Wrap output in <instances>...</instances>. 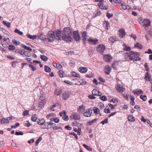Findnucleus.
Wrapping results in <instances>:
<instances>
[{
	"label": "nucleus",
	"instance_id": "f257e3e1",
	"mask_svg": "<svg viewBox=\"0 0 152 152\" xmlns=\"http://www.w3.org/2000/svg\"><path fill=\"white\" fill-rule=\"evenodd\" d=\"M140 54L137 52L132 51L124 53L123 55V59L125 61H139L140 58H139Z\"/></svg>",
	"mask_w": 152,
	"mask_h": 152
},
{
	"label": "nucleus",
	"instance_id": "f03ea898",
	"mask_svg": "<svg viewBox=\"0 0 152 152\" xmlns=\"http://www.w3.org/2000/svg\"><path fill=\"white\" fill-rule=\"evenodd\" d=\"M62 31L61 29H58L56 31V39L59 40L62 39L64 41L67 42H71L73 40L72 35H63L61 34Z\"/></svg>",
	"mask_w": 152,
	"mask_h": 152
},
{
	"label": "nucleus",
	"instance_id": "7ed1b4c3",
	"mask_svg": "<svg viewBox=\"0 0 152 152\" xmlns=\"http://www.w3.org/2000/svg\"><path fill=\"white\" fill-rule=\"evenodd\" d=\"M56 33H55H55L53 32L49 31L47 34V38H46V40H45V41L52 42L53 41L54 38L56 39Z\"/></svg>",
	"mask_w": 152,
	"mask_h": 152
},
{
	"label": "nucleus",
	"instance_id": "20e7f679",
	"mask_svg": "<svg viewBox=\"0 0 152 152\" xmlns=\"http://www.w3.org/2000/svg\"><path fill=\"white\" fill-rule=\"evenodd\" d=\"M61 34L63 35H72V31L69 27H65L64 28L62 33L61 32Z\"/></svg>",
	"mask_w": 152,
	"mask_h": 152
},
{
	"label": "nucleus",
	"instance_id": "39448f33",
	"mask_svg": "<svg viewBox=\"0 0 152 152\" xmlns=\"http://www.w3.org/2000/svg\"><path fill=\"white\" fill-rule=\"evenodd\" d=\"M70 119L71 120H77L80 118V115L78 113H73L71 115Z\"/></svg>",
	"mask_w": 152,
	"mask_h": 152
},
{
	"label": "nucleus",
	"instance_id": "423d86ee",
	"mask_svg": "<svg viewBox=\"0 0 152 152\" xmlns=\"http://www.w3.org/2000/svg\"><path fill=\"white\" fill-rule=\"evenodd\" d=\"M3 41H2L1 40V44L4 48H5L7 47V45L9 44L10 42V40L9 38H5L3 39Z\"/></svg>",
	"mask_w": 152,
	"mask_h": 152
},
{
	"label": "nucleus",
	"instance_id": "0eeeda50",
	"mask_svg": "<svg viewBox=\"0 0 152 152\" xmlns=\"http://www.w3.org/2000/svg\"><path fill=\"white\" fill-rule=\"evenodd\" d=\"M73 37L74 39L77 42L79 41L81 39L78 32L77 31H75L73 32Z\"/></svg>",
	"mask_w": 152,
	"mask_h": 152
},
{
	"label": "nucleus",
	"instance_id": "6e6552de",
	"mask_svg": "<svg viewBox=\"0 0 152 152\" xmlns=\"http://www.w3.org/2000/svg\"><path fill=\"white\" fill-rule=\"evenodd\" d=\"M151 25V21L148 19H145L142 23V26L145 28L148 27Z\"/></svg>",
	"mask_w": 152,
	"mask_h": 152
},
{
	"label": "nucleus",
	"instance_id": "1a4fd4ad",
	"mask_svg": "<svg viewBox=\"0 0 152 152\" xmlns=\"http://www.w3.org/2000/svg\"><path fill=\"white\" fill-rule=\"evenodd\" d=\"M15 52L16 53H20L22 55H24L27 57H29V53L26 50H24V51H23L21 50H16L15 51Z\"/></svg>",
	"mask_w": 152,
	"mask_h": 152
},
{
	"label": "nucleus",
	"instance_id": "9d476101",
	"mask_svg": "<svg viewBox=\"0 0 152 152\" xmlns=\"http://www.w3.org/2000/svg\"><path fill=\"white\" fill-rule=\"evenodd\" d=\"M96 50L100 53L103 52L105 49V47L102 45H100L96 48Z\"/></svg>",
	"mask_w": 152,
	"mask_h": 152
},
{
	"label": "nucleus",
	"instance_id": "9b49d317",
	"mask_svg": "<svg viewBox=\"0 0 152 152\" xmlns=\"http://www.w3.org/2000/svg\"><path fill=\"white\" fill-rule=\"evenodd\" d=\"M133 93L135 95L139 96V94H143V92L141 89L137 88V89L134 90L133 91Z\"/></svg>",
	"mask_w": 152,
	"mask_h": 152
},
{
	"label": "nucleus",
	"instance_id": "f8f14e48",
	"mask_svg": "<svg viewBox=\"0 0 152 152\" xmlns=\"http://www.w3.org/2000/svg\"><path fill=\"white\" fill-rule=\"evenodd\" d=\"M115 88L117 91L119 92H123L125 90V88L120 85H117Z\"/></svg>",
	"mask_w": 152,
	"mask_h": 152
},
{
	"label": "nucleus",
	"instance_id": "ddd939ff",
	"mask_svg": "<svg viewBox=\"0 0 152 152\" xmlns=\"http://www.w3.org/2000/svg\"><path fill=\"white\" fill-rule=\"evenodd\" d=\"M71 95V93L69 92H65L62 94L63 99L66 100Z\"/></svg>",
	"mask_w": 152,
	"mask_h": 152
},
{
	"label": "nucleus",
	"instance_id": "4468645a",
	"mask_svg": "<svg viewBox=\"0 0 152 152\" xmlns=\"http://www.w3.org/2000/svg\"><path fill=\"white\" fill-rule=\"evenodd\" d=\"M92 113V110L91 109H89L86 110V112L84 113V115L86 117H90Z\"/></svg>",
	"mask_w": 152,
	"mask_h": 152
},
{
	"label": "nucleus",
	"instance_id": "2eb2a0df",
	"mask_svg": "<svg viewBox=\"0 0 152 152\" xmlns=\"http://www.w3.org/2000/svg\"><path fill=\"white\" fill-rule=\"evenodd\" d=\"M112 58V57L109 54L106 55L104 57V60L107 62L110 61Z\"/></svg>",
	"mask_w": 152,
	"mask_h": 152
},
{
	"label": "nucleus",
	"instance_id": "dca6fc26",
	"mask_svg": "<svg viewBox=\"0 0 152 152\" xmlns=\"http://www.w3.org/2000/svg\"><path fill=\"white\" fill-rule=\"evenodd\" d=\"M85 110V108L83 105L79 106V108L77 110V111L80 114H83V113H84Z\"/></svg>",
	"mask_w": 152,
	"mask_h": 152
},
{
	"label": "nucleus",
	"instance_id": "f3484780",
	"mask_svg": "<svg viewBox=\"0 0 152 152\" xmlns=\"http://www.w3.org/2000/svg\"><path fill=\"white\" fill-rule=\"evenodd\" d=\"M87 33L86 31L83 32L82 34V39L84 42L86 41L87 40Z\"/></svg>",
	"mask_w": 152,
	"mask_h": 152
},
{
	"label": "nucleus",
	"instance_id": "a211bd4d",
	"mask_svg": "<svg viewBox=\"0 0 152 152\" xmlns=\"http://www.w3.org/2000/svg\"><path fill=\"white\" fill-rule=\"evenodd\" d=\"M88 40L89 43L92 45H96L98 43V39H88Z\"/></svg>",
	"mask_w": 152,
	"mask_h": 152
},
{
	"label": "nucleus",
	"instance_id": "6ab92c4d",
	"mask_svg": "<svg viewBox=\"0 0 152 152\" xmlns=\"http://www.w3.org/2000/svg\"><path fill=\"white\" fill-rule=\"evenodd\" d=\"M62 89L58 88H56L54 90V94L57 96L60 95L62 93Z\"/></svg>",
	"mask_w": 152,
	"mask_h": 152
},
{
	"label": "nucleus",
	"instance_id": "aec40b11",
	"mask_svg": "<svg viewBox=\"0 0 152 152\" xmlns=\"http://www.w3.org/2000/svg\"><path fill=\"white\" fill-rule=\"evenodd\" d=\"M1 123L2 124L9 123V122L8 118H3L0 120Z\"/></svg>",
	"mask_w": 152,
	"mask_h": 152
},
{
	"label": "nucleus",
	"instance_id": "412c9836",
	"mask_svg": "<svg viewBox=\"0 0 152 152\" xmlns=\"http://www.w3.org/2000/svg\"><path fill=\"white\" fill-rule=\"evenodd\" d=\"M37 36L38 39H42L44 41H45V40H46V37L42 33L39 34Z\"/></svg>",
	"mask_w": 152,
	"mask_h": 152
},
{
	"label": "nucleus",
	"instance_id": "4be33fe9",
	"mask_svg": "<svg viewBox=\"0 0 152 152\" xmlns=\"http://www.w3.org/2000/svg\"><path fill=\"white\" fill-rule=\"evenodd\" d=\"M111 69L110 66H106L105 67V72L107 75L110 74Z\"/></svg>",
	"mask_w": 152,
	"mask_h": 152
},
{
	"label": "nucleus",
	"instance_id": "5701e85b",
	"mask_svg": "<svg viewBox=\"0 0 152 152\" xmlns=\"http://www.w3.org/2000/svg\"><path fill=\"white\" fill-rule=\"evenodd\" d=\"M87 68L85 67H81L79 69V71L82 73H85L87 71Z\"/></svg>",
	"mask_w": 152,
	"mask_h": 152
},
{
	"label": "nucleus",
	"instance_id": "b1692460",
	"mask_svg": "<svg viewBox=\"0 0 152 152\" xmlns=\"http://www.w3.org/2000/svg\"><path fill=\"white\" fill-rule=\"evenodd\" d=\"M119 32V36L121 38L123 37L125 35V32L124 29H121Z\"/></svg>",
	"mask_w": 152,
	"mask_h": 152
},
{
	"label": "nucleus",
	"instance_id": "393cba45",
	"mask_svg": "<svg viewBox=\"0 0 152 152\" xmlns=\"http://www.w3.org/2000/svg\"><path fill=\"white\" fill-rule=\"evenodd\" d=\"M118 40V38L115 37H111L109 39V41L110 42H111L112 43H114L115 41H117Z\"/></svg>",
	"mask_w": 152,
	"mask_h": 152
},
{
	"label": "nucleus",
	"instance_id": "a878e982",
	"mask_svg": "<svg viewBox=\"0 0 152 152\" xmlns=\"http://www.w3.org/2000/svg\"><path fill=\"white\" fill-rule=\"evenodd\" d=\"M37 124L39 125H43L45 123V121L44 119H42L41 120H38L37 121Z\"/></svg>",
	"mask_w": 152,
	"mask_h": 152
},
{
	"label": "nucleus",
	"instance_id": "bb28decb",
	"mask_svg": "<svg viewBox=\"0 0 152 152\" xmlns=\"http://www.w3.org/2000/svg\"><path fill=\"white\" fill-rule=\"evenodd\" d=\"M93 110L94 113L96 115L98 114V113H99L100 112L99 110L96 107H93Z\"/></svg>",
	"mask_w": 152,
	"mask_h": 152
},
{
	"label": "nucleus",
	"instance_id": "cd10ccee",
	"mask_svg": "<svg viewBox=\"0 0 152 152\" xmlns=\"http://www.w3.org/2000/svg\"><path fill=\"white\" fill-rule=\"evenodd\" d=\"M128 119V121L130 122H134L135 121L134 118L131 115H129Z\"/></svg>",
	"mask_w": 152,
	"mask_h": 152
},
{
	"label": "nucleus",
	"instance_id": "c85d7f7f",
	"mask_svg": "<svg viewBox=\"0 0 152 152\" xmlns=\"http://www.w3.org/2000/svg\"><path fill=\"white\" fill-rule=\"evenodd\" d=\"M123 46H124V45L125 46V47H124L123 48V50H124L128 51V52H130V50H131V48L129 47H127L126 46L125 44H123Z\"/></svg>",
	"mask_w": 152,
	"mask_h": 152
},
{
	"label": "nucleus",
	"instance_id": "c756f323",
	"mask_svg": "<svg viewBox=\"0 0 152 152\" xmlns=\"http://www.w3.org/2000/svg\"><path fill=\"white\" fill-rule=\"evenodd\" d=\"M27 36L28 38L32 39H35L37 37L36 35H31L29 34H27Z\"/></svg>",
	"mask_w": 152,
	"mask_h": 152
},
{
	"label": "nucleus",
	"instance_id": "7c9ffc66",
	"mask_svg": "<svg viewBox=\"0 0 152 152\" xmlns=\"http://www.w3.org/2000/svg\"><path fill=\"white\" fill-rule=\"evenodd\" d=\"M99 93V91L96 89H94L92 91V94L95 96H98Z\"/></svg>",
	"mask_w": 152,
	"mask_h": 152
},
{
	"label": "nucleus",
	"instance_id": "2f4dec72",
	"mask_svg": "<svg viewBox=\"0 0 152 152\" xmlns=\"http://www.w3.org/2000/svg\"><path fill=\"white\" fill-rule=\"evenodd\" d=\"M97 120V118H95L91 121H88L87 123V124L88 125H91L93 123H95Z\"/></svg>",
	"mask_w": 152,
	"mask_h": 152
},
{
	"label": "nucleus",
	"instance_id": "473e14b6",
	"mask_svg": "<svg viewBox=\"0 0 152 152\" xmlns=\"http://www.w3.org/2000/svg\"><path fill=\"white\" fill-rule=\"evenodd\" d=\"M83 146L86 149L88 150L91 151H92V148H91L90 146H88L86 145L85 144H83Z\"/></svg>",
	"mask_w": 152,
	"mask_h": 152
},
{
	"label": "nucleus",
	"instance_id": "72a5a7b5",
	"mask_svg": "<svg viewBox=\"0 0 152 152\" xmlns=\"http://www.w3.org/2000/svg\"><path fill=\"white\" fill-rule=\"evenodd\" d=\"M45 71L48 72H50L51 71V69L50 67L47 66H45L44 67Z\"/></svg>",
	"mask_w": 152,
	"mask_h": 152
},
{
	"label": "nucleus",
	"instance_id": "f704fd0d",
	"mask_svg": "<svg viewBox=\"0 0 152 152\" xmlns=\"http://www.w3.org/2000/svg\"><path fill=\"white\" fill-rule=\"evenodd\" d=\"M40 58L41 59L44 61H46L48 59V58L45 55H41Z\"/></svg>",
	"mask_w": 152,
	"mask_h": 152
},
{
	"label": "nucleus",
	"instance_id": "c9c22d12",
	"mask_svg": "<svg viewBox=\"0 0 152 152\" xmlns=\"http://www.w3.org/2000/svg\"><path fill=\"white\" fill-rule=\"evenodd\" d=\"M134 47H137L140 49H142V45L138 43H136L135 44Z\"/></svg>",
	"mask_w": 152,
	"mask_h": 152
},
{
	"label": "nucleus",
	"instance_id": "e433bc0d",
	"mask_svg": "<svg viewBox=\"0 0 152 152\" xmlns=\"http://www.w3.org/2000/svg\"><path fill=\"white\" fill-rule=\"evenodd\" d=\"M3 23L6 26H7L8 28H9L10 27L11 24L10 23L6 21H3Z\"/></svg>",
	"mask_w": 152,
	"mask_h": 152
},
{
	"label": "nucleus",
	"instance_id": "4c0bfd02",
	"mask_svg": "<svg viewBox=\"0 0 152 152\" xmlns=\"http://www.w3.org/2000/svg\"><path fill=\"white\" fill-rule=\"evenodd\" d=\"M15 33H16L18 34L21 35L23 34V32L20 31L18 29H16L14 31Z\"/></svg>",
	"mask_w": 152,
	"mask_h": 152
},
{
	"label": "nucleus",
	"instance_id": "58836bf2",
	"mask_svg": "<svg viewBox=\"0 0 152 152\" xmlns=\"http://www.w3.org/2000/svg\"><path fill=\"white\" fill-rule=\"evenodd\" d=\"M37 119V115L36 114L33 115L31 118V120L34 122H35Z\"/></svg>",
	"mask_w": 152,
	"mask_h": 152
},
{
	"label": "nucleus",
	"instance_id": "ea45409f",
	"mask_svg": "<svg viewBox=\"0 0 152 152\" xmlns=\"http://www.w3.org/2000/svg\"><path fill=\"white\" fill-rule=\"evenodd\" d=\"M42 138L41 137H40L36 141L35 145L36 146H37L39 143L42 140Z\"/></svg>",
	"mask_w": 152,
	"mask_h": 152
},
{
	"label": "nucleus",
	"instance_id": "a19ab883",
	"mask_svg": "<svg viewBox=\"0 0 152 152\" xmlns=\"http://www.w3.org/2000/svg\"><path fill=\"white\" fill-rule=\"evenodd\" d=\"M145 19H144L140 17L138 19V20L139 23L142 25V23L143 22V21H144Z\"/></svg>",
	"mask_w": 152,
	"mask_h": 152
},
{
	"label": "nucleus",
	"instance_id": "79ce46f5",
	"mask_svg": "<svg viewBox=\"0 0 152 152\" xmlns=\"http://www.w3.org/2000/svg\"><path fill=\"white\" fill-rule=\"evenodd\" d=\"M23 47L25 49L29 50L30 52H31L32 51V49L30 48V47H28L26 46L25 45H23Z\"/></svg>",
	"mask_w": 152,
	"mask_h": 152
},
{
	"label": "nucleus",
	"instance_id": "37998d69",
	"mask_svg": "<svg viewBox=\"0 0 152 152\" xmlns=\"http://www.w3.org/2000/svg\"><path fill=\"white\" fill-rule=\"evenodd\" d=\"M72 76H73L75 77H80L79 75L78 74H77V73L75 72H72Z\"/></svg>",
	"mask_w": 152,
	"mask_h": 152
},
{
	"label": "nucleus",
	"instance_id": "c03bdc74",
	"mask_svg": "<svg viewBox=\"0 0 152 152\" xmlns=\"http://www.w3.org/2000/svg\"><path fill=\"white\" fill-rule=\"evenodd\" d=\"M19 125H20V124L19 123L17 122L15 123V124L14 126H13V125L12 126H11V127L12 129L13 128L15 129L17 128V127L19 126Z\"/></svg>",
	"mask_w": 152,
	"mask_h": 152
},
{
	"label": "nucleus",
	"instance_id": "a18cd8bd",
	"mask_svg": "<svg viewBox=\"0 0 152 152\" xmlns=\"http://www.w3.org/2000/svg\"><path fill=\"white\" fill-rule=\"evenodd\" d=\"M8 49L9 50H10L13 51L15 49V48L14 46L12 45H10L9 46Z\"/></svg>",
	"mask_w": 152,
	"mask_h": 152
},
{
	"label": "nucleus",
	"instance_id": "49530a36",
	"mask_svg": "<svg viewBox=\"0 0 152 152\" xmlns=\"http://www.w3.org/2000/svg\"><path fill=\"white\" fill-rule=\"evenodd\" d=\"M64 73L63 71L61 70H59L58 72V73L59 75V77H63L64 75L63 73Z\"/></svg>",
	"mask_w": 152,
	"mask_h": 152
},
{
	"label": "nucleus",
	"instance_id": "de8ad7c7",
	"mask_svg": "<svg viewBox=\"0 0 152 152\" xmlns=\"http://www.w3.org/2000/svg\"><path fill=\"white\" fill-rule=\"evenodd\" d=\"M140 98L141 99H142L144 101L146 100L147 99L146 96L145 95L144 96L142 95H140Z\"/></svg>",
	"mask_w": 152,
	"mask_h": 152
},
{
	"label": "nucleus",
	"instance_id": "09e8293b",
	"mask_svg": "<svg viewBox=\"0 0 152 152\" xmlns=\"http://www.w3.org/2000/svg\"><path fill=\"white\" fill-rule=\"evenodd\" d=\"M113 16V14H110L107 12V16L109 18H110L112 17Z\"/></svg>",
	"mask_w": 152,
	"mask_h": 152
},
{
	"label": "nucleus",
	"instance_id": "8fccbe9b",
	"mask_svg": "<svg viewBox=\"0 0 152 152\" xmlns=\"http://www.w3.org/2000/svg\"><path fill=\"white\" fill-rule=\"evenodd\" d=\"M108 123V118H106L105 119L102 121L101 122V123L102 124V125H104L105 124H107Z\"/></svg>",
	"mask_w": 152,
	"mask_h": 152
},
{
	"label": "nucleus",
	"instance_id": "3c124183",
	"mask_svg": "<svg viewBox=\"0 0 152 152\" xmlns=\"http://www.w3.org/2000/svg\"><path fill=\"white\" fill-rule=\"evenodd\" d=\"M144 67L145 70L147 71H149V67L147 65V64L146 63H145L144 64Z\"/></svg>",
	"mask_w": 152,
	"mask_h": 152
},
{
	"label": "nucleus",
	"instance_id": "603ef678",
	"mask_svg": "<svg viewBox=\"0 0 152 152\" xmlns=\"http://www.w3.org/2000/svg\"><path fill=\"white\" fill-rule=\"evenodd\" d=\"M69 134L70 135H74V136H75V138H76V140H78V139L77 136V135L74 132H70L69 133Z\"/></svg>",
	"mask_w": 152,
	"mask_h": 152
},
{
	"label": "nucleus",
	"instance_id": "864d4df0",
	"mask_svg": "<svg viewBox=\"0 0 152 152\" xmlns=\"http://www.w3.org/2000/svg\"><path fill=\"white\" fill-rule=\"evenodd\" d=\"M29 67H31V69H32L33 71L36 70V67L33 65L29 64Z\"/></svg>",
	"mask_w": 152,
	"mask_h": 152
},
{
	"label": "nucleus",
	"instance_id": "5fc2aeb1",
	"mask_svg": "<svg viewBox=\"0 0 152 152\" xmlns=\"http://www.w3.org/2000/svg\"><path fill=\"white\" fill-rule=\"evenodd\" d=\"M63 119L65 121H67L69 119L68 116L66 115H64L62 117Z\"/></svg>",
	"mask_w": 152,
	"mask_h": 152
},
{
	"label": "nucleus",
	"instance_id": "6e6d98bb",
	"mask_svg": "<svg viewBox=\"0 0 152 152\" xmlns=\"http://www.w3.org/2000/svg\"><path fill=\"white\" fill-rule=\"evenodd\" d=\"M100 98L102 101H106L107 100V98L105 96H103L100 97Z\"/></svg>",
	"mask_w": 152,
	"mask_h": 152
},
{
	"label": "nucleus",
	"instance_id": "4d7b16f0",
	"mask_svg": "<svg viewBox=\"0 0 152 152\" xmlns=\"http://www.w3.org/2000/svg\"><path fill=\"white\" fill-rule=\"evenodd\" d=\"M12 42L13 43L15 44L16 45H18L20 43L19 42L17 41L15 39L12 40Z\"/></svg>",
	"mask_w": 152,
	"mask_h": 152
},
{
	"label": "nucleus",
	"instance_id": "13d9d810",
	"mask_svg": "<svg viewBox=\"0 0 152 152\" xmlns=\"http://www.w3.org/2000/svg\"><path fill=\"white\" fill-rule=\"evenodd\" d=\"M15 134L16 135H22L23 134V132L20 131V132H15Z\"/></svg>",
	"mask_w": 152,
	"mask_h": 152
},
{
	"label": "nucleus",
	"instance_id": "bf43d9fd",
	"mask_svg": "<svg viewBox=\"0 0 152 152\" xmlns=\"http://www.w3.org/2000/svg\"><path fill=\"white\" fill-rule=\"evenodd\" d=\"M93 82L95 84L96 86L97 85H98V84H100V82L97 83V80L95 78H94V80H93Z\"/></svg>",
	"mask_w": 152,
	"mask_h": 152
},
{
	"label": "nucleus",
	"instance_id": "052dcab7",
	"mask_svg": "<svg viewBox=\"0 0 152 152\" xmlns=\"http://www.w3.org/2000/svg\"><path fill=\"white\" fill-rule=\"evenodd\" d=\"M64 128L65 129H66L68 130H71L72 129V127H70L69 125L66 126Z\"/></svg>",
	"mask_w": 152,
	"mask_h": 152
},
{
	"label": "nucleus",
	"instance_id": "680f3d73",
	"mask_svg": "<svg viewBox=\"0 0 152 152\" xmlns=\"http://www.w3.org/2000/svg\"><path fill=\"white\" fill-rule=\"evenodd\" d=\"M122 95L124 98L126 100H128V97H129V95H127L126 94H122Z\"/></svg>",
	"mask_w": 152,
	"mask_h": 152
},
{
	"label": "nucleus",
	"instance_id": "e2e57ef3",
	"mask_svg": "<svg viewBox=\"0 0 152 152\" xmlns=\"http://www.w3.org/2000/svg\"><path fill=\"white\" fill-rule=\"evenodd\" d=\"M107 107H106L104 110V112L106 113H110V110L109 108L106 109Z\"/></svg>",
	"mask_w": 152,
	"mask_h": 152
},
{
	"label": "nucleus",
	"instance_id": "0e129e2a",
	"mask_svg": "<svg viewBox=\"0 0 152 152\" xmlns=\"http://www.w3.org/2000/svg\"><path fill=\"white\" fill-rule=\"evenodd\" d=\"M64 82L66 84H69V85H72V84L71 82L67 80H65L64 81Z\"/></svg>",
	"mask_w": 152,
	"mask_h": 152
},
{
	"label": "nucleus",
	"instance_id": "69168bd1",
	"mask_svg": "<svg viewBox=\"0 0 152 152\" xmlns=\"http://www.w3.org/2000/svg\"><path fill=\"white\" fill-rule=\"evenodd\" d=\"M46 124H47L48 125H50V126H53L55 125V126L56 125L55 124L51 122H47L46 123Z\"/></svg>",
	"mask_w": 152,
	"mask_h": 152
},
{
	"label": "nucleus",
	"instance_id": "338daca9",
	"mask_svg": "<svg viewBox=\"0 0 152 152\" xmlns=\"http://www.w3.org/2000/svg\"><path fill=\"white\" fill-rule=\"evenodd\" d=\"M98 5L101 9H104V7H103L104 4H103V3H102L99 4H98Z\"/></svg>",
	"mask_w": 152,
	"mask_h": 152
},
{
	"label": "nucleus",
	"instance_id": "774afa93",
	"mask_svg": "<svg viewBox=\"0 0 152 152\" xmlns=\"http://www.w3.org/2000/svg\"><path fill=\"white\" fill-rule=\"evenodd\" d=\"M43 102L42 101H40L39 104V107H42L43 105Z\"/></svg>",
	"mask_w": 152,
	"mask_h": 152
}]
</instances>
